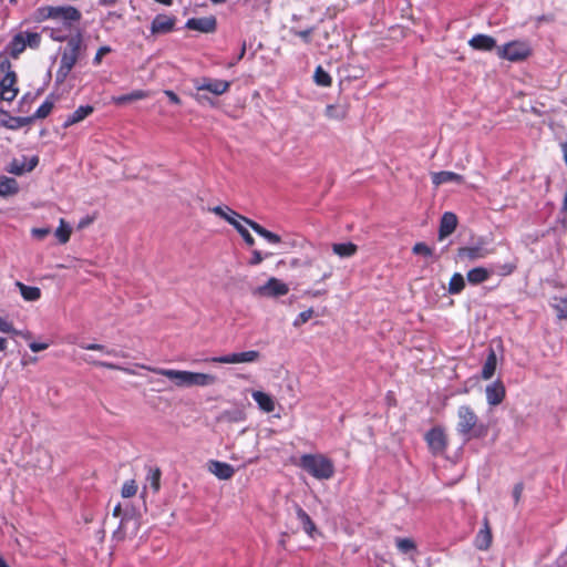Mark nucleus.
<instances>
[{"mask_svg": "<svg viewBox=\"0 0 567 567\" xmlns=\"http://www.w3.org/2000/svg\"><path fill=\"white\" fill-rule=\"evenodd\" d=\"M193 85L197 91H208L214 95H221L230 87V82L212 78H198L193 80Z\"/></svg>", "mask_w": 567, "mask_h": 567, "instance_id": "nucleus-10", "label": "nucleus"}, {"mask_svg": "<svg viewBox=\"0 0 567 567\" xmlns=\"http://www.w3.org/2000/svg\"><path fill=\"white\" fill-rule=\"evenodd\" d=\"M52 109H53V103L51 101L47 100L39 106V109L35 112V116L38 118H44L45 116H48L51 113Z\"/></svg>", "mask_w": 567, "mask_h": 567, "instance_id": "nucleus-49", "label": "nucleus"}, {"mask_svg": "<svg viewBox=\"0 0 567 567\" xmlns=\"http://www.w3.org/2000/svg\"><path fill=\"white\" fill-rule=\"evenodd\" d=\"M532 54V47L527 40H514L497 47L499 59L509 62H522Z\"/></svg>", "mask_w": 567, "mask_h": 567, "instance_id": "nucleus-7", "label": "nucleus"}, {"mask_svg": "<svg viewBox=\"0 0 567 567\" xmlns=\"http://www.w3.org/2000/svg\"><path fill=\"white\" fill-rule=\"evenodd\" d=\"M19 183L13 177L1 176L0 177V196L10 197L19 193Z\"/></svg>", "mask_w": 567, "mask_h": 567, "instance_id": "nucleus-27", "label": "nucleus"}, {"mask_svg": "<svg viewBox=\"0 0 567 567\" xmlns=\"http://www.w3.org/2000/svg\"><path fill=\"white\" fill-rule=\"evenodd\" d=\"M116 2H117V0H99V3H100L101 6H104V7H105V6H113V4H115Z\"/></svg>", "mask_w": 567, "mask_h": 567, "instance_id": "nucleus-61", "label": "nucleus"}, {"mask_svg": "<svg viewBox=\"0 0 567 567\" xmlns=\"http://www.w3.org/2000/svg\"><path fill=\"white\" fill-rule=\"evenodd\" d=\"M289 292V287L281 280L271 277L268 281L258 287L257 293L265 297H280Z\"/></svg>", "mask_w": 567, "mask_h": 567, "instance_id": "nucleus-13", "label": "nucleus"}, {"mask_svg": "<svg viewBox=\"0 0 567 567\" xmlns=\"http://www.w3.org/2000/svg\"><path fill=\"white\" fill-rule=\"evenodd\" d=\"M555 302L553 303V308L557 312V318L559 320L567 319V297L554 298Z\"/></svg>", "mask_w": 567, "mask_h": 567, "instance_id": "nucleus-40", "label": "nucleus"}, {"mask_svg": "<svg viewBox=\"0 0 567 567\" xmlns=\"http://www.w3.org/2000/svg\"><path fill=\"white\" fill-rule=\"evenodd\" d=\"M262 260H264V256L261 255V252L259 250H252L251 258L249 259L248 264L250 266H257V265L261 264Z\"/></svg>", "mask_w": 567, "mask_h": 567, "instance_id": "nucleus-55", "label": "nucleus"}, {"mask_svg": "<svg viewBox=\"0 0 567 567\" xmlns=\"http://www.w3.org/2000/svg\"><path fill=\"white\" fill-rule=\"evenodd\" d=\"M315 81L318 85L329 86L331 76L321 66H318L315 71Z\"/></svg>", "mask_w": 567, "mask_h": 567, "instance_id": "nucleus-43", "label": "nucleus"}, {"mask_svg": "<svg viewBox=\"0 0 567 567\" xmlns=\"http://www.w3.org/2000/svg\"><path fill=\"white\" fill-rule=\"evenodd\" d=\"M0 100L12 102L19 92L17 74L11 70V63L6 54H0Z\"/></svg>", "mask_w": 567, "mask_h": 567, "instance_id": "nucleus-4", "label": "nucleus"}, {"mask_svg": "<svg viewBox=\"0 0 567 567\" xmlns=\"http://www.w3.org/2000/svg\"><path fill=\"white\" fill-rule=\"evenodd\" d=\"M296 515L300 524L302 525L305 533L308 536L313 537L315 533L317 532V526L311 519V517L308 515V513L301 506L296 505Z\"/></svg>", "mask_w": 567, "mask_h": 567, "instance_id": "nucleus-26", "label": "nucleus"}, {"mask_svg": "<svg viewBox=\"0 0 567 567\" xmlns=\"http://www.w3.org/2000/svg\"><path fill=\"white\" fill-rule=\"evenodd\" d=\"M85 362L90 363V364H93L95 367H102V368H105V369H110V370H121L127 374H133L134 372L131 370V369H127V368H122L115 363H111V362H105V361H94V360H91V359H84Z\"/></svg>", "mask_w": 567, "mask_h": 567, "instance_id": "nucleus-41", "label": "nucleus"}, {"mask_svg": "<svg viewBox=\"0 0 567 567\" xmlns=\"http://www.w3.org/2000/svg\"><path fill=\"white\" fill-rule=\"evenodd\" d=\"M246 225L249 226L257 235L265 238L270 244H279L281 243V237L265 227L260 224L254 221L252 219H246Z\"/></svg>", "mask_w": 567, "mask_h": 567, "instance_id": "nucleus-25", "label": "nucleus"}, {"mask_svg": "<svg viewBox=\"0 0 567 567\" xmlns=\"http://www.w3.org/2000/svg\"><path fill=\"white\" fill-rule=\"evenodd\" d=\"M25 48L27 45L23 40V32H20L11 39V41L6 47V51L1 52L0 54H6L7 56L10 55L17 59L25 50Z\"/></svg>", "mask_w": 567, "mask_h": 567, "instance_id": "nucleus-22", "label": "nucleus"}, {"mask_svg": "<svg viewBox=\"0 0 567 567\" xmlns=\"http://www.w3.org/2000/svg\"><path fill=\"white\" fill-rule=\"evenodd\" d=\"M517 268V264L514 261L505 262L501 265H494L489 270H493L494 274L501 277H507L512 275Z\"/></svg>", "mask_w": 567, "mask_h": 567, "instance_id": "nucleus-39", "label": "nucleus"}, {"mask_svg": "<svg viewBox=\"0 0 567 567\" xmlns=\"http://www.w3.org/2000/svg\"><path fill=\"white\" fill-rule=\"evenodd\" d=\"M302 40H305L306 42L309 41V38H310V34H311V30H303V31H299L297 33Z\"/></svg>", "mask_w": 567, "mask_h": 567, "instance_id": "nucleus-58", "label": "nucleus"}, {"mask_svg": "<svg viewBox=\"0 0 567 567\" xmlns=\"http://www.w3.org/2000/svg\"><path fill=\"white\" fill-rule=\"evenodd\" d=\"M488 251L484 248L483 243H478L475 246H464L457 249L456 256L461 261H474L477 259L485 258Z\"/></svg>", "mask_w": 567, "mask_h": 567, "instance_id": "nucleus-14", "label": "nucleus"}, {"mask_svg": "<svg viewBox=\"0 0 567 567\" xmlns=\"http://www.w3.org/2000/svg\"><path fill=\"white\" fill-rule=\"evenodd\" d=\"M92 112L93 107L91 105H81L66 117L64 124L69 126L79 123L83 121L85 117H87Z\"/></svg>", "mask_w": 567, "mask_h": 567, "instance_id": "nucleus-33", "label": "nucleus"}, {"mask_svg": "<svg viewBox=\"0 0 567 567\" xmlns=\"http://www.w3.org/2000/svg\"><path fill=\"white\" fill-rule=\"evenodd\" d=\"M492 275H494L493 270L485 267H475L467 271L466 278L471 285L475 286L485 282Z\"/></svg>", "mask_w": 567, "mask_h": 567, "instance_id": "nucleus-23", "label": "nucleus"}, {"mask_svg": "<svg viewBox=\"0 0 567 567\" xmlns=\"http://www.w3.org/2000/svg\"><path fill=\"white\" fill-rule=\"evenodd\" d=\"M194 97H195L198 102H203V101L205 100V97H204L203 95H199V94L195 95Z\"/></svg>", "mask_w": 567, "mask_h": 567, "instance_id": "nucleus-64", "label": "nucleus"}, {"mask_svg": "<svg viewBox=\"0 0 567 567\" xmlns=\"http://www.w3.org/2000/svg\"><path fill=\"white\" fill-rule=\"evenodd\" d=\"M523 491H524L523 482H518L517 484H515V486L513 488V497H514L515 505H517L520 502Z\"/></svg>", "mask_w": 567, "mask_h": 567, "instance_id": "nucleus-54", "label": "nucleus"}, {"mask_svg": "<svg viewBox=\"0 0 567 567\" xmlns=\"http://www.w3.org/2000/svg\"><path fill=\"white\" fill-rule=\"evenodd\" d=\"M55 9L56 7L53 6L40 7L33 12L32 20L38 23L43 22L45 20L52 21L53 16L55 13Z\"/></svg>", "mask_w": 567, "mask_h": 567, "instance_id": "nucleus-35", "label": "nucleus"}, {"mask_svg": "<svg viewBox=\"0 0 567 567\" xmlns=\"http://www.w3.org/2000/svg\"><path fill=\"white\" fill-rule=\"evenodd\" d=\"M186 27L190 30L210 33L216 30V19L214 17L193 18L186 22Z\"/></svg>", "mask_w": 567, "mask_h": 567, "instance_id": "nucleus-19", "label": "nucleus"}, {"mask_svg": "<svg viewBox=\"0 0 567 567\" xmlns=\"http://www.w3.org/2000/svg\"><path fill=\"white\" fill-rule=\"evenodd\" d=\"M298 466L320 481L330 480L336 473L333 461L321 453L301 455Z\"/></svg>", "mask_w": 567, "mask_h": 567, "instance_id": "nucleus-3", "label": "nucleus"}, {"mask_svg": "<svg viewBox=\"0 0 567 567\" xmlns=\"http://www.w3.org/2000/svg\"><path fill=\"white\" fill-rule=\"evenodd\" d=\"M424 440L433 455L444 454L449 445L445 431L441 426H434L429 430L424 436Z\"/></svg>", "mask_w": 567, "mask_h": 567, "instance_id": "nucleus-9", "label": "nucleus"}, {"mask_svg": "<svg viewBox=\"0 0 567 567\" xmlns=\"http://www.w3.org/2000/svg\"><path fill=\"white\" fill-rule=\"evenodd\" d=\"M493 536L487 517L483 519V527L478 530L475 536L474 545L480 550H487L492 545Z\"/></svg>", "mask_w": 567, "mask_h": 567, "instance_id": "nucleus-15", "label": "nucleus"}, {"mask_svg": "<svg viewBox=\"0 0 567 567\" xmlns=\"http://www.w3.org/2000/svg\"><path fill=\"white\" fill-rule=\"evenodd\" d=\"M245 53H246V44L244 43L240 49V52H239V58H236V60L234 62H231L229 65L230 66L235 65L239 60H241L244 58Z\"/></svg>", "mask_w": 567, "mask_h": 567, "instance_id": "nucleus-59", "label": "nucleus"}, {"mask_svg": "<svg viewBox=\"0 0 567 567\" xmlns=\"http://www.w3.org/2000/svg\"><path fill=\"white\" fill-rule=\"evenodd\" d=\"M151 94L148 91H144V90H135L128 94H123V95H120V96H113L112 97V103H114L115 105H124V104H127V103H131V102H135V101H138V100H143V99H146Z\"/></svg>", "mask_w": 567, "mask_h": 567, "instance_id": "nucleus-28", "label": "nucleus"}, {"mask_svg": "<svg viewBox=\"0 0 567 567\" xmlns=\"http://www.w3.org/2000/svg\"><path fill=\"white\" fill-rule=\"evenodd\" d=\"M38 164V155H32L31 157H27L23 155L20 158H13L4 169L10 174L20 176L25 173L32 172Z\"/></svg>", "mask_w": 567, "mask_h": 567, "instance_id": "nucleus-11", "label": "nucleus"}, {"mask_svg": "<svg viewBox=\"0 0 567 567\" xmlns=\"http://www.w3.org/2000/svg\"><path fill=\"white\" fill-rule=\"evenodd\" d=\"M72 234V228L69 226V224L61 218L60 225L55 230V237L58 238L60 244H66L70 240Z\"/></svg>", "mask_w": 567, "mask_h": 567, "instance_id": "nucleus-37", "label": "nucleus"}, {"mask_svg": "<svg viewBox=\"0 0 567 567\" xmlns=\"http://www.w3.org/2000/svg\"><path fill=\"white\" fill-rule=\"evenodd\" d=\"M82 44V38L80 34L68 39V44L62 52L60 65L56 71V80L63 82L70 74L73 66L76 64L80 49Z\"/></svg>", "mask_w": 567, "mask_h": 567, "instance_id": "nucleus-5", "label": "nucleus"}, {"mask_svg": "<svg viewBox=\"0 0 567 567\" xmlns=\"http://www.w3.org/2000/svg\"><path fill=\"white\" fill-rule=\"evenodd\" d=\"M51 233L50 228H32L31 234L35 239L43 240Z\"/></svg>", "mask_w": 567, "mask_h": 567, "instance_id": "nucleus-52", "label": "nucleus"}, {"mask_svg": "<svg viewBox=\"0 0 567 567\" xmlns=\"http://www.w3.org/2000/svg\"><path fill=\"white\" fill-rule=\"evenodd\" d=\"M161 477H162V471L159 467H150L148 474H147V482L150 483V486L152 487L154 493H157L161 488Z\"/></svg>", "mask_w": 567, "mask_h": 567, "instance_id": "nucleus-38", "label": "nucleus"}, {"mask_svg": "<svg viewBox=\"0 0 567 567\" xmlns=\"http://www.w3.org/2000/svg\"><path fill=\"white\" fill-rule=\"evenodd\" d=\"M17 336H20V337H22L25 340H30L32 338V333L30 331H19L18 330V334Z\"/></svg>", "mask_w": 567, "mask_h": 567, "instance_id": "nucleus-60", "label": "nucleus"}, {"mask_svg": "<svg viewBox=\"0 0 567 567\" xmlns=\"http://www.w3.org/2000/svg\"><path fill=\"white\" fill-rule=\"evenodd\" d=\"M140 367L142 369H145L153 373L168 378L169 380H172L175 383L176 386H179V388L188 386L189 371L155 368V367H148V365H144V364H142Z\"/></svg>", "mask_w": 567, "mask_h": 567, "instance_id": "nucleus-12", "label": "nucleus"}, {"mask_svg": "<svg viewBox=\"0 0 567 567\" xmlns=\"http://www.w3.org/2000/svg\"><path fill=\"white\" fill-rule=\"evenodd\" d=\"M30 349L33 351V352H39V351H43L45 349L49 348V343H45V342H31L29 344Z\"/></svg>", "mask_w": 567, "mask_h": 567, "instance_id": "nucleus-56", "label": "nucleus"}, {"mask_svg": "<svg viewBox=\"0 0 567 567\" xmlns=\"http://www.w3.org/2000/svg\"><path fill=\"white\" fill-rule=\"evenodd\" d=\"M496 367H497V357H496V353L493 349L489 350V353L487 354V358L484 362V365H483V369H482V378L484 380H489L495 371H496Z\"/></svg>", "mask_w": 567, "mask_h": 567, "instance_id": "nucleus-31", "label": "nucleus"}, {"mask_svg": "<svg viewBox=\"0 0 567 567\" xmlns=\"http://www.w3.org/2000/svg\"><path fill=\"white\" fill-rule=\"evenodd\" d=\"M465 288V280L462 274L455 272L452 275L450 282H449V292L451 295H458L461 293Z\"/></svg>", "mask_w": 567, "mask_h": 567, "instance_id": "nucleus-36", "label": "nucleus"}, {"mask_svg": "<svg viewBox=\"0 0 567 567\" xmlns=\"http://www.w3.org/2000/svg\"><path fill=\"white\" fill-rule=\"evenodd\" d=\"M468 44L471 48L480 51H492L493 49H497L496 40L487 34H476L470 41Z\"/></svg>", "mask_w": 567, "mask_h": 567, "instance_id": "nucleus-21", "label": "nucleus"}, {"mask_svg": "<svg viewBox=\"0 0 567 567\" xmlns=\"http://www.w3.org/2000/svg\"><path fill=\"white\" fill-rule=\"evenodd\" d=\"M208 470L219 480H229L235 474V470L230 464L220 461H210Z\"/></svg>", "mask_w": 567, "mask_h": 567, "instance_id": "nucleus-20", "label": "nucleus"}, {"mask_svg": "<svg viewBox=\"0 0 567 567\" xmlns=\"http://www.w3.org/2000/svg\"><path fill=\"white\" fill-rule=\"evenodd\" d=\"M395 545L396 548L403 554H408L409 551H412L416 548L414 540L411 538H396Z\"/></svg>", "mask_w": 567, "mask_h": 567, "instance_id": "nucleus-42", "label": "nucleus"}, {"mask_svg": "<svg viewBox=\"0 0 567 567\" xmlns=\"http://www.w3.org/2000/svg\"><path fill=\"white\" fill-rule=\"evenodd\" d=\"M137 484L134 480L126 481L122 486L121 495L124 498L133 497L137 493Z\"/></svg>", "mask_w": 567, "mask_h": 567, "instance_id": "nucleus-44", "label": "nucleus"}, {"mask_svg": "<svg viewBox=\"0 0 567 567\" xmlns=\"http://www.w3.org/2000/svg\"><path fill=\"white\" fill-rule=\"evenodd\" d=\"M122 513L121 504H117L113 509V516L118 517Z\"/></svg>", "mask_w": 567, "mask_h": 567, "instance_id": "nucleus-62", "label": "nucleus"}, {"mask_svg": "<svg viewBox=\"0 0 567 567\" xmlns=\"http://www.w3.org/2000/svg\"><path fill=\"white\" fill-rule=\"evenodd\" d=\"M251 395L260 410L267 413L275 411V401L269 394L262 391H254Z\"/></svg>", "mask_w": 567, "mask_h": 567, "instance_id": "nucleus-30", "label": "nucleus"}, {"mask_svg": "<svg viewBox=\"0 0 567 567\" xmlns=\"http://www.w3.org/2000/svg\"><path fill=\"white\" fill-rule=\"evenodd\" d=\"M333 254L338 255L341 258H349L357 254L358 246L353 243H339L332 245Z\"/></svg>", "mask_w": 567, "mask_h": 567, "instance_id": "nucleus-32", "label": "nucleus"}, {"mask_svg": "<svg viewBox=\"0 0 567 567\" xmlns=\"http://www.w3.org/2000/svg\"><path fill=\"white\" fill-rule=\"evenodd\" d=\"M462 183L463 177L460 174L449 171L436 172L432 174V183L435 186H440L446 183Z\"/></svg>", "mask_w": 567, "mask_h": 567, "instance_id": "nucleus-29", "label": "nucleus"}, {"mask_svg": "<svg viewBox=\"0 0 567 567\" xmlns=\"http://www.w3.org/2000/svg\"><path fill=\"white\" fill-rule=\"evenodd\" d=\"M210 212L229 223L240 234L247 246L252 247L255 245V238L246 228L247 217L228 206H215L210 208Z\"/></svg>", "mask_w": 567, "mask_h": 567, "instance_id": "nucleus-6", "label": "nucleus"}, {"mask_svg": "<svg viewBox=\"0 0 567 567\" xmlns=\"http://www.w3.org/2000/svg\"><path fill=\"white\" fill-rule=\"evenodd\" d=\"M20 293L22 298L27 301H37L41 297V290L38 287L27 286L22 282H18Z\"/></svg>", "mask_w": 567, "mask_h": 567, "instance_id": "nucleus-34", "label": "nucleus"}, {"mask_svg": "<svg viewBox=\"0 0 567 567\" xmlns=\"http://www.w3.org/2000/svg\"><path fill=\"white\" fill-rule=\"evenodd\" d=\"M457 227V217L454 213L446 212L442 215L439 228V238L442 240L452 235Z\"/></svg>", "mask_w": 567, "mask_h": 567, "instance_id": "nucleus-18", "label": "nucleus"}, {"mask_svg": "<svg viewBox=\"0 0 567 567\" xmlns=\"http://www.w3.org/2000/svg\"><path fill=\"white\" fill-rule=\"evenodd\" d=\"M413 254L422 255L425 257H431L433 255V249L429 247L425 243H416L412 248Z\"/></svg>", "mask_w": 567, "mask_h": 567, "instance_id": "nucleus-48", "label": "nucleus"}, {"mask_svg": "<svg viewBox=\"0 0 567 567\" xmlns=\"http://www.w3.org/2000/svg\"><path fill=\"white\" fill-rule=\"evenodd\" d=\"M0 567H10V566H8V564L1 556H0Z\"/></svg>", "mask_w": 567, "mask_h": 567, "instance_id": "nucleus-63", "label": "nucleus"}, {"mask_svg": "<svg viewBox=\"0 0 567 567\" xmlns=\"http://www.w3.org/2000/svg\"><path fill=\"white\" fill-rule=\"evenodd\" d=\"M81 348L85 349V350H92V351H102L104 353H106L107 355H118V352L115 351L114 349H107L105 346L103 344H100V343H83L81 344Z\"/></svg>", "mask_w": 567, "mask_h": 567, "instance_id": "nucleus-45", "label": "nucleus"}, {"mask_svg": "<svg viewBox=\"0 0 567 567\" xmlns=\"http://www.w3.org/2000/svg\"><path fill=\"white\" fill-rule=\"evenodd\" d=\"M0 332L18 334V330L13 327L12 322L8 321L2 317H0Z\"/></svg>", "mask_w": 567, "mask_h": 567, "instance_id": "nucleus-50", "label": "nucleus"}, {"mask_svg": "<svg viewBox=\"0 0 567 567\" xmlns=\"http://www.w3.org/2000/svg\"><path fill=\"white\" fill-rule=\"evenodd\" d=\"M456 415L457 421L455 430L464 441L468 442L474 439H484L488 434L489 426L480 420L471 405H460Z\"/></svg>", "mask_w": 567, "mask_h": 567, "instance_id": "nucleus-1", "label": "nucleus"}, {"mask_svg": "<svg viewBox=\"0 0 567 567\" xmlns=\"http://www.w3.org/2000/svg\"><path fill=\"white\" fill-rule=\"evenodd\" d=\"M313 316V309L309 308L302 312H300L297 318L293 320V327L299 328L306 322H308Z\"/></svg>", "mask_w": 567, "mask_h": 567, "instance_id": "nucleus-47", "label": "nucleus"}, {"mask_svg": "<svg viewBox=\"0 0 567 567\" xmlns=\"http://www.w3.org/2000/svg\"><path fill=\"white\" fill-rule=\"evenodd\" d=\"M486 400L489 405H498L501 404L506 395V390L501 380L493 382L492 384L486 386Z\"/></svg>", "mask_w": 567, "mask_h": 567, "instance_id": "nucleus-17", "label": "nucleus"}, {"mask_svg": "<svg viewBox=\"0 0 567 567\" xmlns=\"http://www.w3.org/2000/svg\"><path fill=\"white\" fill-rule=\"evenodd\" d=\"M217 382L214 374L189 371L188 386H208Z\"/></svg>", "mask_w": 567, "mask_h": 567, "instance_id": "nucleus-24", "label": "nucleus"}, {"mask_svg": "<svg viewBox=\"0 0 567 567\" xmlns=\"http://www.w3.org/2000/svg\"><path fill=\"white\" fill-rule=\"evenodd\" d=\"M23 40L27 47L38 48L41 42V35L37 32H23Z\"/></svg>", "mask_w": 567, "mask_h": 567, "instance_id": "nucleus-46", "label": "nucleus"}, {"mask_svg": "<svg viewBox=\"0 0 567 567\" xmlns=\"http://www.w3.org/2000/svg\"><path fill=\"white\" fill-rule=\"evenodd\" d=\"M81 18V12L74 7H56L52 19L56 27H45L43 31L48 32L52 40L63 42L68 40L74 23H78Z\"/></svg>", "mask_w": 567, "mask_h": 567, "instance_id": "nucleus-2", "label": "nucleus"}, {"mask_svg": "<svg viewBox=\"0 0 567 567\" xmlns=\"http://www.w3.org/2000/svg\"><path fill=\"white\" fill-rule=\"evenodd\" d=\"M326 114L332 118H341L344 116L346 111L342 107L328 105L326 109Z\"/></svg>", "mask_w": 567, "mask_h": 567, "instance_id": "nucleus-51", "label": "nucleus"}, {"mask_svg": "<svg viewBox=\"0 0 567 567\" xmlns=\"http://www.w3.org/2000/svg\"><path fill=\"white\" fill-rule=\"evenodd\" d=\"M164 94L168 97L171 103L176 104V105L181 104V99L173 91L165 90Z\"/></svg>", "mask_w": 567, "mask_h": 567, "instance_id": "nucleus-57", "label": "nucleus"}, {"mask_svg": "<svg viewBox=\"0 0 567 567\" xmlns=\"http://www.w3.org/2000/svg\"><path fill=\"white\" fill-rule=\"evenodd\" d=\"M260 352L257 350H249L244 352L229 353L220 357L206 358L204 361L207 363H223V364H237V363H252L258 361Z\"/></svg>", "mask_w": 567, "mask_h": 567, "instance_id": "nucleus-8", "label": "nucleus"}, {"mask_svg": "<svg viewBox=\"0 0 567 567\" xmlns=\"http://www.w3.org/2000/svg\"><path fill=\"white\" fill-rule=\"evenodd\" d=\"M110 52H111V48H110L109 45H103V47H101V48L97 50V52H96V54H95V56H94V59H93V63H94L95 65H99V64L102 62L103 56H104L105 54L110 53Z\"/></svg>", "mask_w": 567, "mask_h": 567, "instance_id": "nucleus-53", "label": "nucleus"}, {"mask_svg": "<svg viewBox=\"0 0 567 567\" xmlns=\"http://www.w3.org/2000/svg\"><path fill=\"white\" fill-rule=\"evenodd\" d=\"M175 18L167 14H157L151 25V31L153 34H164L168 33L174 29Z\"/></svg>", "mask_w": 567, "mask_h": 567, "instance_id": "nucleus-16", "label": "nucleus"}]
</instances>
